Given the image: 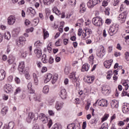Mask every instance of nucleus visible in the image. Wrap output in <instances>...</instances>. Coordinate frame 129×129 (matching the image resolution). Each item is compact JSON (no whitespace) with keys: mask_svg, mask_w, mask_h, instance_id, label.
<instances>
[{"mask_svg":"<svg viewBox=\"0 0 129 129\" xmlns=\"http://www.w3.org/2000/svg\"><path fill=\"white\" fill-rule=\"evenodd\" d=\"M46 117V115L44 113H40L38 116V117H39V119H40V120H42Z\"/></svg>","mask_w":129,"mask_h":129,"instance_id":"39","label":"nucleus"},{"mask_svg":"<svg viewBox=\"0 0 129 129\" xmlns=\"http://www.w3.org/2000/svg\"><path fill=\"white\" fill-rule=\"evenodd\" d=\"M21 91V88L20 87L17 88L15 90V92L14 93V95H17V94H18V93H20Z\"/></svg>","mask_w":129,"mask_h":129,"instance_id":"43","label":"nucleus"},{"mask_svg":"<svg viewBox=\"0 0 129 129\" xmlns=\"http://www.w3.org/2000/svg\"><path fill=\"white\" fill-rule=\"evenodd\" d=\"M5 91L6 93L13 92V87L10 84H7L4 86Z\"/></svg>","mask_w":129,"mask_h":129,"instance_id":"6","label":"nucleus"},{"mask_svg":"<svg viewBox=\"0 0 129 129\" xmlns=\"http://www.w3.org/2000/svg\"><path fill=\"white\" fill-rule=\"evenodd\" d=\"M98 105L99 106H102L103 107H104L105 106L107 107V100L105 99H102L100 100L98 103Z\"/></svg>","mask_w":129,"mask_h":129,"instance_id":"11","label":"nucleus"},{"mask_svg":"<svg viewBox=\"0 0 129 129\" xmlns=\"http://www.w3.org/2000/svg\"><path fill=\"white\" fill-rule=\"evenodd\" d=\"M52 129H61V126L58 125L57 123H55L52 127Z\"/></svg>","mask_w":129,"mask_h":129,"instance_id":"45","label":"nucleus"},{"mask_svg":"<svg viewBox=\"0 0 129 129\" xmlns=\"http://www.w3.org/2000/svg\"><path fill=\"white\" fill-rule=\"evenodd\" d=\"M15 57H12L7 60V62H8L9 65H11V64H13L14 62H15Z\"/></svg>","mask_w":129,"mask_h":129,"instance_id":"38","label":"nucleus"},{"mask_svg":"<svg viewBox=\"0 0 129 129\" xmlns=\"http://www.w3.org/2000/svg\"><path fill=\"white\" fill-rule=\"evenodd\" d=\"M52 124H53V123L52 122V120L50 119L48 123V125L49 128H50V127H51V126H52Z\"/></svg>","mask_w":129,"mask_h":129,"instance_id":"59","label":"nucleus"},{"mask_svg":"<svg viewBox=\"0 0 129 129\" xmlns=\"http://www.w3.org/2000/svg\"><path fill=\"white\" fill-rule=\"evenodd\" d=\"M97 56L99 58H102L104 55H105V50H104V47L103 46V49L102 50H98L96 53Z\"/></svg>","mask_w":129,"mask_h":129,"instance_id":"9","label":"nucleus"},{"mask_svg":"<svg viewBox=\"0 0 129 129\" xmlns=\"http://www.w3.org/2000/svg\"><path fill=\"white\" fill-rule=\"evenodd\" d=\"M115 103H116V102H115V101L114 100H112L111 102V107H114V106L115 105Z\"/></svg>","mask_w":129,"mask_h":129,"instance_id":"57","label":"nucleus"},{"mask_svg":"<svg viewBox=\"0 0 129 129\" xmlns=\"http://www.w3.org/2000/svg\"><path fill=\"white\" fill-rule=\"evenodd\" d=\"M118 124L119 126H122L123 125H124V122L122 121H119Z\"/></svg>","mask_w":129,"mask_h":129,"instance_id":"62","label":"nucleus"},{"mask_svg":"<svg viewBox=\"0 0 129 129\" xmlns=\"http://www.w3.org/2000/svg\"><path fill=\"white\" fill-rule=\"evenodd\" d=\"M16 45L18 46V47H23L24 45V43H22L20 40H16Z\"/></svg>","mask_w":129,"mask_h":129,"instance_id":"36","label":"nucleus"},{"mask_svg":"<svg viewBox=\"0 0 129 129\" xmlns=\"http://www.w3.org/2000/svg\"><path fill=\"white\" fill-rule=\"evenodd\" d=\"M16 23V17L13 16H10L8 18V25H12Z\"/></svg>","mask_w":129,"mask_h":129,"instance_id":"8","label":"nucleus"},{"mask_svg":"<svg viewBox=\"0 0 129 129\" xmlns=\"http://www.w3.org/2000/svg\"><path fill=\"white\" fill-rule=\"evenodd\" d=\"M41 121H42L43 123H46V122H48V117L47 116L44 117Z\"/></svg>","mask_w":129,"mask_h":129,"instance_id":"56","label":"nucleus"},{"mask_svg":"<svg viewBox=\"0 0 129 129\" xmlns=\"http://www.w3.org/2000/svg\"><path fill=\"white\" fill-rule=\"evenodd\" d=\"M48 62L49 63V64H52L54 63V58H53L52 56H50L49 57Z\"/></svg>","mask_w":129,"mask_h":129,"instance_id":"50","label":"nucleus"},{"mask_svg":"<svg viewBox=\"0 0 129 129\" xmlns=\"http://www.w3.org/2000/svg\"><path fill=\"white\" fill-rule=\"evenodd\" d=\"M44 33V39H47L49 37V32L46 30V29H43Z\"/></svg>","mask_w":129,"mask_h":129,"instance_id":"32","label":"nucleus"},{"mask_svg":"<svg viewBox=\"0 0 129 129\" xmlns=\"http://www.w3.org/2000/svg\"><path fill=\"white\" fill-rule=\"evenodd\" d=\"M52 11L53 13L56 14L57 16H60V15H61V11L58 10V8H57L56 7H53L52 9Z\"/></svg>","mask_w":129,"mask_h":129,"instance_id":"23","label":"nucleus"},{"mask_svg":"<svg viewBox=\"0 0 129 129\" xmlns=\"http://www.w3.org/2000/svg\"><path fill=\"white\" fill-rule=\"evenodd\" d=\"M5 39L8 40V41L11 39V33H10V32H8L7 33H5Z\"/></svg>","mask_w":129,"mask_h":129,"instance_id":"33","label":"nucleus"},{"mask_svg":"<svg viewBox=\"0 0 129 129\" xmlns=\"http://www.w3.org/2000/svg\"><path fill=\"white\" fill-rule=\"evenodd\" d=\"M43 92L44 94H47L49 92V87L48 86H45L43 89Z\"/></svg>","mask_w":129,"mask_h":129,"instance_id":"34","label":"nucleus"},{"mask_svg":"<svg viewBox=\"0 0 129 129\" xmlns=\"http://www.w3.org/2000/svg\"><path fill=\"white\" fill-rule=\"evenodd\" d=\"M111 76H112V72H111L110 73L108 72V75H107V77H106L107 79H108L109 80V79H110V78H111Z\"/></svg>","mask_w":129,"mask_h":129,"instance_id":"47","label":"nucleus"},{"mask_svg":"<svg viewBox=\"0 0 129 129\" xmlns=\"http://www.w3.org/2000/svg\"><path fill=\"white\" fill-rule=\"evenodd\" d=\"M69 4L70 6L74 7L76 5V0H69Z\"/></svg>","mask_w":129,"mask_h":129,"instance_id":"35","label":"nucleus"},{"mask_svg":"<svg viewBox=\"0 0 129 129\" xmlns=\"http://www.w3.org/2000/svg\"><path fill=\"white\" fill-rule=\"evenodd\" d=\"M8 111V108L7 107H4L2 109V113L3 114V115H6V114H7V113Z\"/></svg>","mask_w":129,"mask_h":129,"instance_id":"31","label":"nucleus"},{"mask_svg":"<svg viewBox=\"0 0 129 129\" xmlns=\"http://www.w3.org/2000/svg\"><path fill=\"white\" fill-rule=\"evenodd\" d=\"M19 40L23 43H25V42H26V41H27V40L26 39V38L24 37V36H21L19 38Z\"/></svg>","mask_w":129,"mask_h":129,"instance_id":"46","label":"nucleus"},{"mask_svg":"<svg viewBox=\"0 0 129 129\" xmlns=\"http://www.w3.org/2000/svg\"><path fill=\"white\" fill-rule=\"evenodd\" d=\"M34 31V28L31 27L30 28H29L26 30V33H30V32H32Z\"/></svg>","mask_w":129,"mask_h":129,"instance_id":"54","label":"nucleus"},{"mask_svg":"<svg viewBox=\"0 0 129 129\" xmlns=\"http://www.w3.org/2000/svg\"><path fill=\"white\" fill-rule=\"evenodd\" d=\"M70 72V68L66 67L64 69V73L67 75H68Z\"/></svg>","mask_w":129,"mask_h":129,"instance_id":"41","label":"nucleus"},{"mask_svg":"<svg viewBox=\"0 0 129 129\" xmlns=\"http://www.w3.org/2000/svg\"><path fill=\"white\" fill-rule=\"evenodd\" d=\"M100 129H108V124L107 123H103Z\"/></svg>","mask_w":129,"mask_h":129,"instance_id":"37","label":"nucleus"},{"mask_svg":"<svg viewBox=\"0 0 129 129\" xmlns=\"http://www.w3.org/2000/svg\"><path fill=\"white\" fill-rule=\"evenodd\" d=\"M106 24L107 25H110V23H111V20L109 19H107L105 21Z\"/></svg>","mask_w":129,"mask_h":129,"instance_id":"64","label":"nucleus"},{"mask_svg":"<svg viewBox=\"0 0 129 129\" xmlns=\"http://www.w3.org/2000/svg\"><path fill=\"white\" fill-rule=\"evenodd\" d=\"M94 81V77H87L86 79V82L88 84H91Z\"/></svg>","mask_w":129,"mask_h":129,"instance_id":"21","label":"nucleus"},{"mask_svg":"<svg viewBox=\"0 0 129 129\" xmlns=\"http://www.w3.org/2000/svg\"><path fill=\"white\" fill-rule=\"evenodd\" d=\"M41 41H37L34 43V45L36 48H39L40 46H41Z\"/></svg>","mask_w":129,"mask_h":129,"instance_id":"44","label":"nucleus"},{"mask_svg":"<svg viewBox=\"0 0 129 129\" xmlns=\"http://www.w3.org/2000/svg\"><path fill=\"white\" fill-rule=\"evenodd\" d=\"M105 14L106 15V16H109V8H105Z\"/></svg>","mask_w":129,"mask_h":129,"instance_id":"48","label":"nucleus"},{"mask_svg":"<svg viewBox=\"0 0 129 129\" xmlns=\"http://www.w3.org/2000/svg\"><path fill=\"white\" fill-rule=\"evenodd\" d=\"M6 78V72L4 70H0V81Z\"/></svg>","mask_w":129,"mask_h":129,"instance_id":"16","label":"nucleus"},{"mask_svg":"<svg viewBox=\"0 0 129 129\" xmlns=\"http://www.w3.org/2000/svg\"><path fill=\"white\" fill-rule=\"evenodd\" d=\"M43 3L46 6H50L51 5V0H43Z\"/></svg>","mask_w":129,"mask_h":129,"instance_id":"42","label":"nucleus"},{"mask_svg":"<svg viewBox=\"0 0 129 129\" xmlns=\"http://www.w3.org/2000/svg\"><path fill=\"white\" fill-rule=\"evenodd\" d=\"M45 77V79L44 80V83H48V82L52 79V74H47Z\"/></svg>","mask_w":129,"mask_h":129,"instance_id":"19","label":"nucleus"},{"mask_svg":"<svg viewBox=\"0 0 129 129\" xmlns=\"http://www.w3.org/2000/svg\"><path fill=\"white\" fill-rule=\"evenodd\" d=\"M80 12H81L82 14H83V13L86 11V8H85V3H83L80 5Z\"/></svg>","mask_w":129,"mask_h":129,"instance_id":"20","label":"nucleus"},{"mask_svg":"<svg viewBox=\"0 0 129 129\" xmlns=\"http://www.w3.org/2000/svg\"><path fill=\"white\" fill-rule=\"evenodd\" d=\"M58 80V75L55 74L52 78V81H51L52 84H55V82Z\"/></svg>","mask_w":129,"mask_h":129,"instance_id":"29","label":"nucleus"},{"mask_svg":"<svg viewBox=\"0 0 129 129\" xmlns=\"http://www.w3.org/2000/svg\"><path fill=\"white\" fill-rule=\"evenodd\" d=\"M27 12L28 13H30L32 15V17H34L36 15V11L33 8H29L27 9Z\"/></svg>","mask_w":129,"mask_h":129,"instance_id":"24","label":"nucleus"},{"mask_svg":"<svg viewBox=\"0 0 129 129\" xmlns=\"http://www.w3.org/2000/svg\"><path fill=\"white\" fill-rule=\"evenodd\" d=\"M125 59L127 61L129 60V52H126L125 53Z\"/></svg>","mask_w":129,"mask_h":129,"instance_id":"55","label":"nucleus"},{"mask_svg":"<svg viewBox=\"0 0 129 129\" xmlns=\"http://www.w3.org/2000/svg\"><path fill=\"white\" fill-rule=\"evenodd\" d=\"M31 21H29V20L26 19L25 22V25L26 26H29V24H30Z\"/></svg>","mask_w":129,"mask_h":129,"instance_id":"60","label":"nucleus"},{"mask_svg":"<svg viewBox=\"0 0 129 129\" xmlns=\"http://www.w3.org/2000/svg\"><path fill=\"white\" fill-rule=\"evenodd\" d=\"M69 78L73 82H76L77 81V77H76V72H73L71 75L69 76Z\"/></svg>","mask_w":129,"mask_h":129,"instance_id":"12","label":"nucleus"},{"mask_svg":"<svg viewBox=\"0 0 129 129\" xmlns=\"http://www.w3.org/2000/svg\"><path fill=\"white\" fill-rule=\"evenodd\" d=\"M92 23L95 26L100 27V26H102L103 21H102V19L100 17H96L93 18Z\"/></svg>","mask_w":129,"mask_h":129,"instance_id":"2","label":"nucleus"},{"mask_svg":"<svg viewBox=\"0 0 129 129\" xmlns=\"http://www.w3.org/2000/svg\"><path fill=\"white\" fill-rule=\"evenodd\" d=\"M90 67V66L88 64V63H85L83 64L82 68V72H85V71H88Z\"/></svg>","mask_w":129,"mask_h":129,"instance_id":"22","label":"nucleus"},{"mask_svg":"<svg viewBox=\"0 0 129 129\" xmlns=\"http://www.w3.org/2000/svg\"><path fill=\"white\" fill-rule=\"evenodd\" d=\"M108 116H109V114H106L102 118V121H105V120H106L107 118H108Z\"/></svg>","mask_w":129,"mask_h":129,"instance_id":"49","label":"nucleus"},{"mask_svg":"<svg viewBox=\"0 0 129 129\" xmlns=\"http://www.w3.org/2000/svg\"><path fill=\"white\" fill-rule=\"evenodd\" d=\"M85 32H86L87 35H88V36L87 38L90 37V35H91V34H92V30L90 29H88V28L85 29Z\"/></svg>","mask_w":129,"mask_h":129,"instance_id":"27","label":"nucleus"},{"mask_svg":"<svg viewBox=\"0 0 129 129\" xmlns=\"http://www.w3.org/2000/svg\"><path fill=\"white\" fill-rule=\"evenodd\" d=\"M59 96L61 99H66L67 98V92L65 89H62L61 90L59 93Z\"/></svg>","mask_w":129,"mask_h":129,"instance_id":"7","label":"nucleus"},{"mask_svg":"<svg viewBox=\"0 0 129 129\" xmlns=\"http://www.w3.org/2000/svg\"><path fill=\"white\" fill-rule=\"evenodd\" d=\"M127 17V11H124L119 15L118 17V21H120L121 23H123L126 20Z\"/></svg>","mask_w":129,"mask_h":129,"instance_id":"3","label":"nucleus"},{"mask_svg":"<svg viewBox=\"0 0 129 129\" xmlns=\"http://www.w3.org/2000/svg\"><path fill=\"white\" fill-rule=\"evenodd\" d=\"M18 69L20 72H24V69H25V62L21 61L19 63Z\"/></svg>","mask_w":129,"mask_h":129,"instance_id":"13","label":"nucleus"},{"mask_svg":"<svg viewBox=\"0 0 129 129\" xmlns=\"http://www.w3.org/2000/svg\"><path fill=\"white\" fill-rule=\"evenodd\" d=\"M47 71V68L45 67H42V69L41 70L42 73H44L45 72H46Z\"/></svg>","mask_w":129,"mask_h":129,"instance_id":"63","label":"nucleus"},{"mask_svg":"<svg viewBox=\"0 0 129 129\" xmlns=\"http://www.w3.org/2000/svg\"><path fill=\"white\" fill-rule=\"evenodd\" d=\"M61 42H62V39H59L55 43L56 47H59V46H61Z\"/></svg>","mask_w":129,"mask_h":129,"instance_id":"40","label":"nucleus"},{"mask_svg":"<svg viewBox=\"0 0 129 129\" xmlns=\"http://www.w3.org/2000/svg\"><path fill=\"white\" fill-rule=\"evenodd\" d=\"M82 35V29L79 28L78 30V35L80 37Z\"/></svg>","mask_w":129,"mask_h":129,"instance_id":"53","label":"nucleus"},{"mask_svg":"<svg viewBox=\"0 0 129 129\" xmlns=\"http://www.w3.org/2000/svg\"><path fill=\"white\" fill-rule=\"evenodd\" d=\"M39 117V114L38 113H34L32 112L28 114V117L26 118L27 122L30 123L32 120H37Z\"/></svg>","mask_w":129,"mask_h":129,"instance_id":"1","label":"nucleus"},{"mask_svg":"<svg viewBox=\"0 0 129 129\" xmlns=\"http://www.w3.org/2000/svg\"><path fill=\"white\" fill-rule=\"evenodd\" d=\"M106 87H107V86L105 85L102 87V92L103 93V94L106 95L107 93H108V92L109 91V90L108 89H106Z\"/></svg>","mask_w":129,"mask_h":129,"instance_id":"25","label":"nucleus"},{"mask_svg":"<svg viewBox=\"0 0 129 129\" xmlns=\"http://www.w3.org/2000/svg\"><path fill=\"white\" fill-rule=\"evenodd\" d=\"M15 126V123L13 121L10 122L8 125H6L3 129H13Z\"/></svg>","mask_w":129,"mask_h":129,"instance_id":"15","label":"nucleus"},{"mask_svg":"<svg viewBox=\"0 0 129 129\" xmlns=\"http://www.w3.org/2000/svg\"><path fill=\"white\" fill-rule=\"evenodd\" d=\"M33 79L34 81V84H35L36 85H38V78L37 77V75H36V74H33Z\"/></svg>","mask_w":129,"mask_h":129,"instance_id":"30","label":"nucleus"},{"mask_svg":"<svg viewBox=\"0 0 129 129\" xmlns=\"http://www.w3.org/2000/svg\"><path fill=\"white\" fill-rule=\"evenodd\" d=\"M118 29L115 26L111 27L109 29L108 33L110 36H113L115 34L117 33Z\"/></svg>","mask_w":129,"mask_h":129,"instance_id":"5","label":"nucleus"},{"mask_svg":"<svg viewBox=\"0 0 129 129\" xmlns=\"http://www.w3.org/2000/svg\"><path fill=\"white\" fill-rule=\"evenodd\" d=\"M96 3L93 1V0H89V2L87 3V6L88 7L89 9H92L94 6H96L99 3H101V2H103V3H104V1L103 0H96Z\"/></svg>","mask_w":129,"mask_h":129,"instance_id":"4","label":"nucleus"},{"mask_svg":"<svg viewBox=\"0 0 129 129\" xmlns=\"http://www.w3.org/2000/svg\"><path fill=\"white\" fill-rule=\"evenodd\" d=\"M15 81L16 82V83L17 84H19V83H20L21 82V80H20V79L18 77L15 78Z\"/></svg>","mask_w":129,"mask_h":129,"instance_id":"58","label":"nucleus"},{"mask_svg":"<svg viewBox=\"0 0 129 129\" xmlns=\"http://www.w3.org/2000/svg\"><path fill=\"white\" fill-rule=\"evenodd\" d=\"M63 104H64L63 102L57 101L55 104V108L57 110H60L63 107Z\"/></svg>","mask_w":129,"mask_h":129,"instance_id":"14","label":"nucleus"},{"mask_svg":"<svg viewBox=\"0 0 129 129\" xmlns=\"http://www.w3.org/2000/svg\"><path fill=\"white\" fill-rule=\"evenodd\" d=\"M41 61L44 64L48 63V59H47V55L45 54H43L41 57Z\"/></svg>","mask_w":129,"mask_h":129,"instance_id":"26","label":"nucleus"},{"mask_svg":"<svg viewBox=\"0 0 129 129\" xmlns=\"http://www.w3.org/2000/svg\"><path fill=\"white\" fill-rule=\"evenodd\" d=\"M8 81L12 82L13 81V76H10L8 78Z\"/></svg>","mask_w":129,"mask_h":129,"instance_id":"61","label":"nucleus"},{"mask_svg":"<svg viewBox=\"0 0 129 129\" xmlns=\"http://www.w3.org/2000/svg\"><path fill=\"white\" fill-rule=\"evenodd\" d=\"M68 129H74L75 128V125H72V124H69L67 126Z\"/></svg>","mask_w":129,"mask_h":129,"instance_id":"52","label":"nucleus"},{"mask_svg":"<svg viewBox=\"0 0 129 129\" xmlns=\"http://www.w3.org/2000/svg\"><path fill=\"white\" fill-rule=\"evenodd\" d=\"M27 88L29 90H30V93H34L35 91L32 89V83L30 82L27 85Z\"/></svg>","mask_w":129,"mask_h":129,"instance_id":"28","label":"nucleus"},{"mask_svg":"<svg viewBox=\"0 0 129 129\" xmlns=\"http://www.w3.org/2000/svg\"><path fill=\"white\" fill-rule=\"evenodd\" d=\"M112 62H113V60L112 59H109L108 60H106L105 61H104V66L105 68L109 69V68H110V66H111V64H112Z\"/></svg>","mask_w":129,"mask_h":129,"instance_id":"10","label":"nucleus"},{"mask_svg":"<svg viewBox=\"0 0 129 129\" xmlns=\"http://www.w3.org/2000/svg\"><path fill=\"white\" fill-rule=\"evenodd\" d=\"M32 94L30 95L29 97L30 101H32V97H33L35 101H40V100H39V98H38V96H37V95L33 93Z\"/></svg>","mask_w":129,"mask_h":129,"instance_id":"17","label":"nucleus"},{"mask_svg":"<svg viewBox=\"0 0 129 129\" xmlns=\"http://www.w3.org/2000/svg\"><path fill=\"white\" fill-rule=\"evenodd\" d=\"M34 53L37 58H40L42 56V50L40 49H35Z\"/></svg>","mask_w":129,"mask_h":129,"instance_id":"18","label":"nucleus"},{"mask_svg":"<svg viewBox=\"0 0 129 129\" xmlns=\"http://www.w3.org/2000/svg\"><path fill=\"white\" fill-rule=\"evenodd\" d=\"M33 129H44V126H39L38 125H35L33 127Z\"/></svg>","mask_w":129,"mask_h":129,"instance_id":"51","label":"nucleus"}]
</instances>
